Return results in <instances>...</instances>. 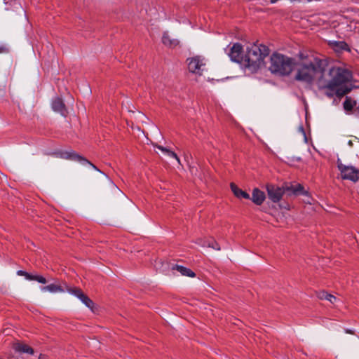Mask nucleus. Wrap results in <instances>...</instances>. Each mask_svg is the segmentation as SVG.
I'll return each instance as SVG.
<instances>
[{
	"instance_id": "f257e3e1",
	"label": "nucleus",
	"mask_w": 359,
	"mask_h": 359,
	"mask_svg": "<svg viewBox=\"0 0 359 359\" xmlns=\"http://www.w3.org/2000/svg\"><path fill=\"white\" fill-rule=\"evenodd\" d=\"M327 65L326 60L314 56L307 57L298 69L295 79L311 84L317 74H324Z\"/></svg>"
},
{
	"instance_id": "f03ea898",
	"label": "nucleus",
	"mask_w": 359,
	"mask_h": 359,
	"mask_svg": "<svg viewBox=\"0 0 359 359\" xmlns=\"http://www.w3.org/2000/svg\"><path fill=\"white\" fill-rule=\"evenodd\" d=\"M269 48L263 44H250L244 55L243 67L252 73L257 72L264 63V59L269 55Z\"/></svg>"
},
{
	"instance_id": "7ed1b4c3",
	"label": "nucleus",
	"mask_w": 359,
	"mask_h": 359,
	"mask_svg": "<svg viewBox=\"0 0 359 359\" xmlns=\"http://www.w3.org/2000/svg\"><path fill=\"white\" fill-rule=\"evenodd\" d=\"M270 72L278 76H287L293 70L295 60L280 53H273L270 57Z\"/></svg>"
},
{
	"instance_id": "20e7f679",
	"label": "nucleus",
	"mask_w": 359,
	"mask_h": 359,
	"mask_svg": "<svg viewBox=\"0 0 359 359\" xmlns=\"http://www.w3.org/2000/svg\"><path fill=\"white\" fill-rule=\"evenodd\" d=\"M329 75L331 79L326 85L320 86V88L334 91L337 86L345 84L351 78V74L348 70L337 67L330 68Z\"/></svg>"
},
{
	"instance_id": "39448f33",
	"label": "nucleus",
	"mask_w": 359,
	"mask_h": 359,
	"mask_svg": "<svg viewBox=\"0 0 359 359\" xmlns=\"http://www.w3.org/2000/svg\"><path fill=\"white\" fill-rule=\"evenodd\" d=\"M337 168L340 171L341 177L343 180L357 182L359 180V169L353 165H346L340 159L337 161Z\"/></svg>"
},
{
	"instance_id": "423d86ee",
	"label": "nucleus",
	"mask_w": 359,
	"mask_h": 359,
	"mask_svg": "<svg viewBox=\"0 0 359 359\" xmlns=\"http://www.w3.org/2000/svg\"><path fill=\"white\" fill-rule=\"evenodd\" d=\"M53 154L57 157L61 158L78 161L83 165L88 164V165H90L95 170H97L101 173H103L94 164H93L91 162H90L88 159H86L83 156H81L80 154H77L74 150L65 151H57V152L53 153Z\"/></svg>"
},
{
	"instance_id": "0eeeda50",
	"label": "nucleus",
	"mask_w": 359,
	"mask_h": 359,
	"mask_svg": "<svg viewBox=\"0 0 359 359\" xmlns=\"http://www.w3.org/2000/svg\"><path fill=\"white\" fill-rule=\"evenodd\" d=\"M266 188L269 198L273 203L279 202L284 193L287 192L285 187H280L272 184H266Z\"/></svg>"
},
{
	"instance_id": "6e6552de",
	"label": "nucleus",
	"mask_w": 359,
	"mask_h": 359,
	"mask_svg": "<svg viewBox=\"0 0 359 359\" xmlns=\"http://www.w3.org/2000/svg\"><path fill=\"white\" fill-rule=\"evenodd\" d=\"M229 55L231 60L243 66L244 55H243V46L239 43H234L230 49Z\"/></svg>"
},
{
	"instance_id": "1a4fd4ad",
	"label": "nucleus",
	"mask_w": 359,
	"mask_h": 359,
	"mask_svg": "<svg viewBox=\"0 0 359 359\" xmlns=\"http://www.w3.org/2000/svg\"><path fill=\"white\" fill-rule=\"evenodd\" d=\"M189 61L188 68L189 72L201 75L203 69L202 67L205 66L203 59L200 56H195L187 60Z\"/></svg>"
},
{
	"instance_id": "9d476101",
	"label": "nucleus",
	"mask_w": 359,
	"mask_h": 359,
	"mask_svg": "<svg viewBox=\"0 0 359 359\" xmlns=\"http://www.w3.org/2000/svg\"><path fill=\"white\" fill-rule=\"evenodd\" d=\"M51 107L54 111L60 113L63 116H67V109L61 97H54L52 100Z\"/></svg>"
},
{
	"instance_id": "9b49d317",
	"label": "nucleus",
	"mask_w": 359,
	"mask_h": 359,
	"mask_svg": "<svg viewBox=\"0 0 359 359\" xmlns=\"http://www.w3.org/2000/svg\"><path fill=\"white\" fill-rule=\"evenodd\" d=\"M285 189L288 195H294L295 196L308 195V191H306L304 187L300 184L286 185Z\"/></svg>"
},
{
	"instance_id": "f8f14e48",
	"label": "nucleus",
	"mask_w": 359,
	"mask_h": 359,
	"mask_svg": "<svg viewBox=\"0 0 359 359\" xmlns=\"http://www.w3.org/2000/svg\"><path fill=\"white\" fill-rule=\"evenodd\" d=\"M17 274L18 276H24L28 280H35L42 284L47 283L46 278L41 275H33L22 270H18L17 271Z\"/></svg>"
},
{
	"instance_id": "ddd939ff",
	"label": "nucleus",
	"mask_w": 359,
	"mask_h": 359,
	"mask_svg": "<svg viewBox=\"0 0 359 359\" xmlns=\"http://www.w3.org/2000/svg\"><path fill=\"white\" fill-rule=\"evenodd\" d=\"M265 198L266 196L264 192L258 188H255L252 191V197L250 199L257 205H260L263 203Z\"/></svg>"
},
{
	"instance_id": "4468645a",
	"label": "nucleus",
	"mask_w": 359,
	"mask_h": 359,
	"mask_svg": "<svg viewBox=\"0 0 359 359\" xmlns=\"http://www.w3.org/2000/svg\"><path fill=\"white\" fill-rule=\"evenodd\" d=\"M330 46L337 53H342L343 51H351L348 45L344 41H330Z\"/></svg>"
},
{
	"instance_id": "2eb2a0df",
	"label": "nucleus",
	"mask_w": 359,
	"mask_h": 359,
	"mask_svg": "<svg viewBox=\"0 0 359 359\" xmlns=\"http://www.w3.org/2000/svg\"><path fill=\"white\" fill-rule=\"evenodd\" d=\"M40 289L43 292H49L51 293H57L65 292V285L62 286L55 283H52L46 286H41Z\"/></svg>"
},
{
	"instance_id": "dca6fc26",
	"label": "nucleus",
	"mask_w": 359,
	"mask_h": 359,
	"mask_svg": "<svg viewBox=\"0 0 359 359\" xmlns=\"http://www.w3.org/2000/svg\"><path fill=\"white\" fill-rule=\"evenodd\" d=\"M13 349L15 352H18L20 353H27L29 355H33L34 353V349L28 346L27 344L22 343H16L13 345Z\"/></svg>"
},
{
	"instance_id": "f3484780",
	"label": "nucleus",
	"mask_w": 359,
	"mask_h": 359,
	"mask_svg": "<svg viewBox=\"0 0 359 359\" xmlns=\"http://www.w3.org/2000/svg\"><path fill=\"white\" fill-rule=\"evenodd\" d=\"M162 43L169 48H175L180 44V41L177 39H171L168 32H165L162 36Z\"/></svg>"
},
{
	"instance_id": "a211bd4d",
	"label": "nucleus",
	"mask_w": 359,
	"mask_h": 359,
	"mask_svg": "<svg viewBox=\"0 0 359 359\" xmlns=\"http://www.w3.org/2000/svg\"><path fill=\"white\" fill-rule=\"evenodd\" d=\"M172 270H176L180 272L182 276L194 278L196 273L190 269L184 267L181 265L175 264L172 267Z\"/></svg>"
},
{
	"instance_id": "6ab92c4d",
	"label": "nucleus",
	"mask_w": 359,
	"mask_h": 359,
	"mask_svg": "<svg viewBox=\"0 0 359 359\" xmlns=\"http://www.w3.org/2000/svg\"><path fill=\"white\" fill-rule=\"evenodd\" d=\"M231 189L233 194L238 198H245V199H250V196L249 194H248L246 191H243L242 189H239L234 183H231L230 184Z\"/></svg>"
},
{
	"instance_id": "aec40b11",
	"label": "nucleus",
	"mask_w": 359,
	"mask_h": 359,
	"mask_svg": "<svg viewBox=\"0 0 359 359\" xmlns=\"http://www.w3.org/2000/svg\"><path fill=\"white\" fill-rule=\"evenodd\" d=\"M351 90V88L346 86L344 84H342L339 86H337L334 90V93L338 97H342L347 93H348Z\"/></svg>"
},
{
	"instance_id": "412c9836",
	"label": "nucleus",
	"mask_w": 359,
	"mask_h": 359,
	"mask_svg": "<svg viewBox=\"0 0 359 359\" xmlns=\"http://www.w3.org/2000/svg\"><path fill=\"white\" fill-rule=\"evenodd\" d=\"M64 285H65V291L76 296L78 299H79L81 297V295L83 294V291L79 287H69V285H67L66 283H64Z\"/></svg>"
},
{
	"instance_id": "4be33fe9",
	"label": "nucleus",
	"mask_w": 359,
	"mask_h": 359,
	"mask_svg": "<svg viewBox=\"0 0 359 359\" xmlns=\"http://www.w3.org/2000/svg\"><path fill=\"white\" fill-rule=\"evenodd\" d=\"M318 297L320 299H327L332 304H333L337 299L336 297H334V295L329 294L325 291H322V292H319Z\"/></svg>"
},
{
	"instance_id": "5701e85b",
	"label": "nucleus",
	"mask_w": 359,
	"mask_h": 359,
	"mask_svg": "<svg viewBox=\"0 0 359 359\" xmlns=\"http://www.w3.org/2000/svg\"><path fill=\"white\" fill-rule=\"evenodd\" d=\"M343 105L346 111H351L356 105V101L351 100L349 97H346Z\"/></svg>"
},
{
	"instance_id": "b1692460",
	"label": "nucleus",
	"mask_w": 359,
	"mask_h": 359,
	"mask_svg": "<svg viewBox=\"0 0 359 359\" xmlns=\"http://www.w3.org/2000/svg\"><path fill=\"white\" fill-rule=\"evenodd\" d=\"M79 299L88 308L93 311L94 307V302L84 293L81 295Z\"/></svg>"
},
{
	"instance_id": "393cba45",
	"label": "nucleus",
	"mask_w": 359,
	"mask_h": 359,
	"mask_svg": "<svg viewBox=\"0 0 359 359\" xmlns=\"http://www.w3.org/2000/svg\"><path fill=\"white\" fill-rule=\"evenodd\" d=\"M206 245L209 248H212L216 250H220V246L219 243L215 240L208 241L206 242Z\"/></svg>"
},
{
	"instance_id": "a878e982",
	"label": "nucleus",
	"mask_w": 359,
	"mask_h": 359,
	"mask_svg": "<svg viewBox=\"0 0 359 359\" xmlns=\"http://www.w3.org/2000/svg\"><path fill=\"white\" fill-rule=\"evenodd\" d=\"M165 155H167L168 156H170V157L175 158L177 161L178 163H180V158H178L177 155L174 151H172L169 149L168 153L165 154Z\"/></svg>"
},
{
	"instance_id": "bb28decb",
	"label": "nucleus",
	"mask_w": 359,
	"mask_h": 359,
	"mask_svg": "<svg viewBox=\"0 0 359 359\" xmlns=\"http://www.w3.org/2000/svg\"><path fill=\"white\" fill-rule=\"evenodd\" d=\"M9 52L8 48L5 45H0V54L7 53Z\"/></svg>"
},
{
	"instance_id": "cd10ccee",
	"label": "nucleus",
	"mask_w": 359,
	"mask_h": 359,
	"mask_svg": "<svg viewBox=\"0 0 359 359\" xmlns=\"http://www.w3.org/2000/svg\"><path fill=\"white\" fill-rule=\"evenodd\" d=\"M156 148H158V149H160L161 151H163L165 154L168 153L169 149L166 148V147H164L163 146H161V145H156L155 146Z\"/></svg>"
},
{
	"instance_id": "c85d7f7f",
	"label": "nucleus",
	"mask_w": 359,
	"mask_h": 359,
	"mask_svg": "<svg viewBox=\"0 0 359 359\" xmlns=\"http://www.w3.org/2000/svg\"><path fill=\"white\" fill-rule=\"evenodd\" d=\"M327 91L325 92V95L328 97H332L334 96V95L335 94L334 93V91H332L329 89H326Z\"/></svg>"
},
{
	"instance_id": "c756f323",
	"label": "nucleus",
	"mask_w": 359,
	"mask_h": 359,
	"mask_svg": "<svg viewBox=\"0 0 359 359\" xmlns=\"http://www.w3.org/2000/svg\"><path fill=\"white\" fill-rule=\"evenodd\" d=\"M39 359H47V358L45 355L40 354V355L39 356Z\"/></svg>"
},
{
	"instance_id": "7c9ffc66",
	"label": "nucleus",
	"mask_w": 359,
	"mask_h": 359,
	"mask_svg": "<svg viewBox=\"0 0 359 359\" xmlns=\"http://www.w3.org/2000/svg\"><path fill=\"white\" fill-rule=\"evenodd\" d=\"M300 131H302L304 133V135H305L303 126H300Z\"/></svg>"
},
{
	"instance_id": "2f4dec72",
	"label": "nucleus",
	"mask_w": 359,
	"mask_h": 359,
	"mask_svg": "<svg viewBox=\"0 0 359 359\" xmlns=\"http://www.w3.org/2000/svg\"><path fill=\"white\" fill-rule=\"evenodd\" d=\"M278 0H270V3L271 4H275L278 1Z\"/></svg>"
},
{
	"instance_id": "473e14b6",
	"label": "nucleus",
	"mask_w": 359,
	"mask_h": 359,
	"mask_svg": "<svg viewBox=\"0 0 359 359\" xmlns=\"http://www.w3.org/2000/svg\"><path fill=\"white\" fill-rule=\"evenodd\" d=\"M355 111H356L358 113V114H359V106H358V107H356Z\"/></svg>"
},
{
	"instance_id": "72a5a7b5",
	"label": "nucleus",
	"mask_w": 359,
	"mask_h": 359,
	"mask_svg": "<svg viewBox=\"0 0 359 359\" xmlns=\"http://www.w3.org/2000/svg\"><path fill=\"white\" fill-rule=\"evenodd\" d=\"M102 174L104 175L106 177H108L107 175H105L104 172Z\"/></svg>"
},
{
	"instance_id": "f704fd0d",
	"label": "nucleus",
	"mask_w": 359,
	"mask_h": 359,
	"mask_svg": "<svg viewBox=\"0 0 359 359\" xmlns=\"http://www.w3.org/2000/svg\"><path fill=\"white\" fill-rule=\"evenodd\" d=\"M102 174L104 175L106 177H108L107 175H105L104 172Z\"/></svg>"
}]
</instances>
